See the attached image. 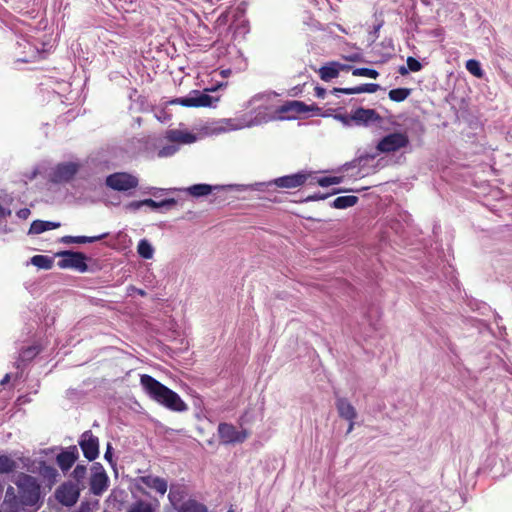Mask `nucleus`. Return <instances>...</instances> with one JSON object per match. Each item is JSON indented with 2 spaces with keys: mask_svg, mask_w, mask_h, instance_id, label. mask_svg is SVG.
<instances>
[{
  "mask_svg": "<svg viewBox=\"0 0 512 512\" xmlns=\"http://www.w3.org/2000/svg\"><path fill=\"white\" fill-rule=\"evenodd\" d=\"M140 383L150 398L164 407L177 412H182L187 409V405L176 392L152 376L147 374L141 375Z\"/></svg>",
  "mask_w": 512,
  "mask_h": 512,
  "instance_id": "1",
  "label": "nucleus"
},
{
  "mask_svg": "<svg viewBox=\"0 0 512 512\" xmlns=\"http://www.w3.org/2000/svg\"><path fill=\"white\" fill-rule=\"evenodd\" d=\"M19 491V500L22 506L36 507L40 502V485L31 475L20 473L15 481Z\"/></svg>",
  "mask_w": 512,
  "mask_h": 512,
  "instance_id": "2",
  "label": "nucleus"
},
{
  "mask_svg": "<svg viewBox=\"0 0 512 512\" xmlns=\"http://www.w3.org/2000/svg\"><path fill=\"white\" fill-rule=\"evenodd\" d=\"M219 101V97H212L205 92L192 90L188 96L175 98L169 103L172 105H181L184 107H213Z\"/></svg>",
  "mask_w": 512,
  "mask_h": 512,
  "instance_id": "3",
  "label": "nucleus"
},
{
  "mask_svg": "<svg viewBox=\"0 0 512 512\" xmlns=\"http://www.w3.org/2000/svg\"><path fill=\"white\" fill-rule=\"evenodd\" d=\"M105 184L112 190L126 192L136 189L139 180L136 176L127 172H115L106 177Z\"/></svg>",
  "mask_w": 512,
  "mask_h": 512,
  "instance_id": "4",
  "label": "nucleus"
},
{
  "mask_svg": "<svg viewBox=\"0 0 512 512\" xmlns=\"http://www.w3.org/2000/svg\"><path fill=\"white\" fill-rule=\"evenodd\" d=\"M409 144L406 133L394 132L384 136L377 144L376 149L381 153L396 152Z\"/></svg>",
  "mask_w": 512,
  "mask_h": 512,
  "instance_id": "5",
  "label": "nucleus"
},
{
  "mask_svg": "<svg viewBox=\"0 0 512 512\" xmlns=\"http://www.w3.org/2000/svg\"><path fill=\"white\" fill-rule=\"evenodd\" d=\"M309 179H312V172L302 170L295 174L278 177L271 181L269 185H275L283 189H294L305 185Z\"/></svg>",
  "mask_w": 512,
  "mask_h": 512,
  "instance_id": "6",
  "label": "nucleus"
},
{
  "mask_svg": "<svg viewBox=\"0 0 512 512\" xmlns=\"http://www.w3.org/2000/svg\"><path fill=\"white\" fill-rule=\"evenodd\" d=\"M91 472L90 491L93 495L100 496L108 488L109 477L100 463H94Z\"/></svg>",
  "mask_w": 512,
  "mask_h": 512,
  "instance_id": "7",
  "label": "nucleus"
},
{
  "mask_svg": "<svg viewBox=\"0 0 512 512\" xmlns=\"http://www.w3.org/2000/svg\"><path fill=\"white\" fill-rule=\"evenodd\" d=\"M62 259L58 262L60 268H73L79 272H86L88 269L87 257L81 252L62 251L57 254Z\"/></svg>",
  "mask_w": 512,
  "mask_h": 512,
  "instance_id": "8",
  "label": "nucleus"
},
{
  "mask_svg": "<svg viewBox=\"0 0 512 512\" xmlns=\"http://www.w3.org/2000/svg\"><path fill=\"white\" fill-rule=\"evenodd\" d=\"M277 111L281 114H285L287 118H296L301 114L319 112L320 108L315 104L307 105L302 101L292 100L285 102Z\"/></svg>",
  "mask_w": 512,
  "mask_h": 512,
  "instance_id": "9",
  "label": "nucleus"
},
{
  "mask_svg": "<svg viewBox=\"0 0 512 512\" xmlns=\"http://www.w3.org/2000/svg\"><path fill=\"white\" fill-rule=\"evenodd\" d=\"M218 434L224 444L243 443L249 436L247 430L238 431L234 425L229 423H220Z\"/></svg>",
  "mask_w": 512,
  "mask_h": 512,
  "instance_id": "10",
  "label": "nucleus"
},
{
  "mask_svg": "<svg viewBox=\"0 0 512 512\" xmlns=\"http://www.w3.org/2000/svg\"><path fill=\"white\" fill-rule=\"evenodd\" d=\"M83 455L89 461L95 460L99 455V440L90 430L85 431L79 440Z\"/></svg>",
  "mask_w": 512,
  "mask_h": 512,
  "instance_id": "11",
  "label": "nucleus"
},
{
  "mask_svg": "<svg viewBox=\"0 0 512 512\" xmlns=\"http://www.w3.org/2000/svg\"><path fill=\"white\" fill-rule=\"evenodd\" d=\"M80 496V487L78 484L67 482L63 483L56 490L57 500L65 506H73Z\"/></svg>",
  "mask_w": 512,
  "mask_h": 512,
  "instance_id": "12",
  "label": "nucleus"
},
{
  "mask_svg": "<svg viewBox=\"0 0 512 512\" xmlns=\"http://www.w3.org/2000/svg\"><path fill=\"white\" fill-rule=\"evenodd\" d=\"M79 165L73 162L61 163L52 173V180L57 183L68 182L78 172Z\"/></svg>",
  "mask_w": 512,
  "mask_h": 512,
  "instance_id": "13",
  "label": "nucleus"
},
{
  "mask_svg": "<svg viewBox=\"0 0 512 512\" xmlns=\"http://www.w3.org/2000/svg\"><path fill=\"white\" fill-rule=\"evenodd\" d=\"M355 125L367 126L373 122H379L381 116L374 109H366L359 107L351 113V117Z\"/></svg>",
  "mask_w": 512,
  "mask_h": 512,
  "instance_id": "14",
  "label": "nucleus"
},
{
  "mask_svg": "<svg viewBox=\"0 0 512 512\" xmlns=\"http://www.w3.org/2000/svg\"><path fill=\"white\" fill-rule=\"evenodd\" d=\"M79 457L78 449L75 445L68 447V449L59 453L56 457V462L63 472L68 471L76 462Z\"/></svg>",
  "mask_w": 512,
  "mask_h": 512,
  "instance_id": "15",
  "label": "nucleus"
},
{
  "mask_svg": "<svg viewBox=\"0 0 512 512\" xmlns=\"http://www.w3.org/2000/svg\"><path fill=\"white\" fill-rule=\"evenodd\" d=\"M140 483L144 484L146 487L155 490L157 493L164 495L167 491V481L164 478L146 475L140 476L137 479Z\"/></svg>",
  "mask_w": 512,
  "mask_h": 512,
  "instance_id": "16",
  "label": "nucleus"
},
{
  "mask_svg": "<svg viewBox=\"0 0 512 512\" xmlns=\"http://www.w3.org/2000/svg\"><path fill=\"white\" fill-rule=\"evenodd\" d=\"M380 89V85L376 83H365L352 88H333L332 94L337 95L338 93L352 95L360 93H375Z\"/></svg>",
  "mask_w": 512,
  "mask_h": 512,
  "instance_id": "17",
  "label": "nucleus"
},
{
  "mask_svg": "<svg viewBox=\"0 0 512 512\" xmlns=\"http://www.w3.org/2000/svg\"><path fill=\"white\" fill-rule=\"evenodd\" d=\"M336 408L341 418L352 421L357 417V412L354 406L345 398H338L336 400Z\"/></svg>",
  "mask_w": 512,
  "mask_h": 512,
  "instance_id": "18",
  "label": "nucleus"
},
{
  "mask_svg": "<svg viewBox=\"0 0 512 512\" xmlns=\"http://www.w3.org/2000/svg\"><path fill=\"white\" fill-rule=\"evenodd\" d=\"M166 138L171 142L178 143H193L196 140V136L190 132H184L178 129H172L167 132Z\"/></svg>",
  "mask_w": 512,
  "mask_h": 512,
  "instance_id": "19",
  "label": "nucleus"
},
{
  "mask_svg": "<svg viewBox=\"0 0 512 512\" xmlns=\"http://www.w3.org/2000/svg\"><path fill=\"white\" fill-rule=\"evenodd\" d=\"M107 233L97 235V236H64L61 238V242L65 244H84V243H93L99 240H102L107 237Z\"/></svg>",
  "mask_w": 512,
  "mask_h": 512,
  "instance_id": "20",
  "label": "nucleus"
},
{
  "mask_svg": "<svg viewBox=\"0 0 512 512\" xmlns=\"http://www.w3.org/2000/svg\"><path fill=\"white\" fill-rule=\"evenodd\" d=\"M60 227V223L51 221L35 220L31 223L29 233L41 234L45 231L56 229Z\"/></svg>",
  "mask_w": 512,
  "mask_h": 512,
  "instance_id": "21",
  "label": "nucleus"
},
{
  "mask_svg": "<svg viewBox=\"0 0 512 512\" xmlns=\"http://www.w3.org/2000/svg\"><path fill=\"white\" fill-rule=\"evenodd\" d=\"M314 172H312V179H309L308 184L314 185L318 184L321 187H328L331 185H336L342 182L341 176H325V177H316L314 176Z\"/></svg>",
  "mask_w": 512,
  "mask_h": 512,
  "instance_id": "22",
  "label": "nucleus"
},
{
  "mask_svg": "<svg viewBox=\"0 0 512 512\" xmlns=\"http://www.w3.org/2000/svg\"><path fill=\"white\" fill-rule=\"evenodd\" d=\"M319 76L321 80L328 82L334 78H337L339 76V72L337 67L335 66V61H331L327 63L326 65L322 66L319 71Z\"/></svg>",
  "mask_w": 512,
  "mask_h": 512,
  "instance_id": "23",
  "label": "nucleus"
},
{
  "mask_svg": "<svg viewBox=\"0 0 512 512\" xmlns=\"http://www.w3.org/2000/svg\"><path fill=\"white\" fill-rule=\"evenodd\" d=\"M358 202V197L353 195L339 196L332 203L331 207L335 209H346L354 206Z\"/></svg>",
  "mask_w": 512,
  "mask_h": 512,
  "instance_id": "24",
  "label": "nucleus"
},
{
  "mask_svg": "<svg viewBox=\"0 0 512 512\" xmlns=\"http://www.w3.org/2000/svg\"><path fill=\"white\" fill-rule=\"evenodd\" d=\"M17 468V462L11 457L0 454V473L8 474L15 471Z\"/></svg>",
  "mask_w": 512,
  "mask_h": 512,
  "instance_id": "25",
  "label": "nucleus"
},
{
  "mask_svg": "<svg viewBox=\"0 0 512 512\" xmlns=\"http://www.w3.org/2000/svg\"><path fill=\"white\" fill-rule=\"evenodd\" d=\"M38 471L39 474L49 482H54L58 476L57 470L54 467L47 465L44 461L39 463Z\"/></svg>",
  "mask_w": 512,
  "mask_h": 512,
  "instance_id": "26",
  "label": "nucleus"
},
{
  "mask_svg": "<svg viewBox=\"0 0 512 512\" xmlns=\"http://www.w3.org/2000/svg\"><path fill=\"white\" fill-rule=\"evenodd\" d=\"M31 264L39 269L49 270L53 267V259L45 255H34Z\"/></svg>",
  "mask_w": 512,
  "mask_h": 512,
  "instance_id": "27",
  "label": "nucleus"
},
{
  "mask_svg": "<svg viewBox=\"0 0 512 512\" xmlns=\"http://www.w3.org/2000/svg\"><path fill=\"white\" fill-rule=\"evenodd\" d=\"M411 94L410 88H395L389 91L388 96L391 101L402 102Z\"/></svg>",
  "mask_w": 512,
  "mask_h": 512,
  "instance_id": "28",
  "label": "nucleus"
},
{
  "mask_svg": "<svg viewBox=\"0 0 512 512\" xmlns=\"http://www.w3.org/2000/svg\"><path fill=\"white\" fill-rule=\"evenodd\" d=\"M179 512H208L207 507L195 500H188L183 503Z\"/></svg>",
  "mask_w": 512,
  "mask_h": 512,
  "instance_id": "29",
  "label": "nucleus"
},
{
  "mask_svg": "<svg viewBox=\"0 0 512 512\" xmlns=\"http://www.w3.org/2000/svg\"><path fill=\"white\" fill-rule=\"evenodd\" d=\"M138 254L144 259H151L153 257L154 249L148 240L142 239L137 246Z\"/></svg>",
  "mask_w": 512,
  "mask_h": 512,
  "instance_id": "30",
  "label": "nucleus"
},
{
  "mask_svg": "<svg viewBox=\"0 0 512 512\" xmlns=\"http://www.w3.org/2000/svg\"><path fill=\"white\" fill-rule=\"evenodd\" d=\"M142 203L144 204V206L151 207L152 209H158L160 207L170 208V207L176 205V200L171 198V199H165L160 202H157L153 199H144V200H142Z\"/></svg>",
  "mask_w": 512,
  "mask_h": 512,
  "instance_id": "31",
  "label": "nucleus"
},
{
  "mask_svg": "<svg viewBox=\"0 0 512 512\" xmlns=\"http://www.w3.org/2000/svg\"><path fill=\"white\" fill-rule=\"evenodd\" d=\"M127 512H155V508L149 502L138 500L128 508Z\"/></svg>",
  "mask_w": 512,
  "mask_h": 512,
  "instance_id": "32",
  "label": "nucleus"
},
{
  "mask_svg": "<svg viewBox=\"0 0 512 512\" xmlns=\"http://www.w3.org/2000/svg\"><path fill=\"white\" fill-rule=\"evenodd\" d=\"M212 187L208 184H195L188 188V192L195 197L206 196L210 194Z\"/></svg>",
  "mask_w": 512,
  "mask_h": 512,
  "instance_id": "33",
  "label": "nucleus"
},
{
  "mask_svg": "<svg viewBox=\"0 0 512 512\" xmlns=\"http://www.w3.org/2000/svg\"><path fill=\"white\" fill-rule=\"evenodd\" d=\"M466 69L471 73L473 76L477 78H482L484 75V72L480 66L479 61L475 59H470L466 62Z\"/></svg>",
  "mask_w": 512,
  "mask_h": 512,
  "instance_id": "34",
  "label": "nucleus"
},
{
  "mask_svg": "<svg viewBox=\"0 0 512 512\" xmlns=\"http://www.w3.org/2000/svg\"><path fill=\"white\" fill-rule=\"evenodd\" d=\"M352 75L376 79L379 76V73L375 69L361 67L352 69Z\"/></svg>",
  "mask_w": 512,
  "mask_h": 512,
  "instance_id": "35",
  "label": "nucleus"
},
{
  "mask_svg": "<svg viewBox=\"0 0 512 512\" xmlns=\"http://www.w3.org/2000/svg\"><path fill=\"white\" fill-rule=\"evenodd\" d=\"M39 348L37 346H29L22 349L20 357L23 361L32 360L38 353Z\"/></svg>",
  "mask_w": 512,
  "mask_h": 512,
  "instance_id": "36",
  "label": "nucleus"
},
{
  "mask_svg": "<svg viewBox=\"0 0 512 512\" xmlns=\"http://www.w3.org/2000/svg\"><path fill=\"white\" fill-rule=\"evenodd\" d=\"M86 473H87V468L85 465L78 464L74 468V470L72 472V476L76 480V482H77L76 484L79 485V483L85 478Z\"/></svg>",
  "mask_w": 512,
  "mask_h": 512,
  "instance_id": "37",
  "label": "nucleus"
},
{
  "mask_svg": "<svg viewBox=\"0 0 512 512\" xmlns=\"http://www.w3.org/2000/svg\"><path fill=\"white\" fill-rule=\"evenodd\" d=\"M407 67L412 72H418L422 69V64L414 57L407 58Z\"/></svg>",
  "mask_w": 512,
  "mask_h": 512,
  "instance_id": "38",
  "label": "nucleus"
},
{
  "mask_svg": "<svg viewBox=\"0 0 512 512\" xmlns=\"http://www.w3.org/2000/svg\"><path fill=\"white\" fill-rule=\"evenodd\" d=\"M342 192L341 189H335L333 190L332 194H338ZM331 195V193H330ZM329 196V194H322V193H315L313 195H309L307 198H306V201H317V200H324L326 199L327 197Z\"/></svg>",
  "mask_w": 512,
  "mask_h": 512,
  "instance_id": "39",
  "label": "nucleus"
},
{
  "mask_svg": "<svg viewBox=\"0 0 512 512\" xmlns=\"http://www.w3.org/2000/svg\"><path fill=\"white\" fill-rule=\"evenodd\" d=\"M112 446L110 443L107 444V447H106V451H105V454H104V458L106 461H108L112 466L115 465L114 461H113V453H112Z\"/></svg>",
  "mask_w": 512,
  "mask_h": 512,
  "instance_id": "40",
  "label": "nucleus"
},
{
  "mask_svg": "<svg viewBox=\"0 0 512 512\" xmlns=\"http://www.w3.org/2000/svg\"><path fill=\"white\" fill-rule=\"evenodd\" d=\"M350 117L351 114H339L335 116L336 119L340 120L345 125H350L351 123H353V120Z\"/></svg>",
  "mask_w": 512,
  "mask_h": 512,
  "instance_id": "41",
  "label": "nucleus"
},
{
  "mask_svg": "<svg viewBox=\"0 0 512 512\" xmlns=\"http://www.w3.org/2000/svg\"><path fill=\"white\" fill-rule=\"evenodd\" d=\"M314 91H315V96L317 98H321V99H324L327 94L326 89L323 87H320V86H316Z\"/></svg>",
  "mask_w": 512,
  "mask_h": 512,
  "instance_id": "42",
  "label": "nucleus"
},
{
  "mask_svg": "<svg viewBox=\"0 0 512 512\" xmlns=\"http://www.w3.org/2000/svg\"><path fill=\"white\" fill-rule=\"evenodd\" d=\"M31 212L28 208H22L17 212V216L20 219H27L30 216Z\"/></svg>",
  "mask_w": 512,
  "mask_h": 512,
  "instance_id": "43",
  "label": "nucleus"
},
{
  "mask_svg": "<svg viewBox=\"0 0 512 512\" xmlns=\"http://www.w3.org/2000/svg\"><path fill=\"white\" fill-rule=\"evenodd\" d=\"M335 66L337 67L338 69V72L340 73V71H349L352 69H354L352 66L350 65H347V64H342V63H339L337 61H335Z\"/></svg>",
  "mask_w": 512,
  "mask_h": 512,
  "instance_id": "44",
  "label": "nucleus"
},
{
  "mask_svg": "<svg viewBox=\"0 0 512 512\" xmlns=\"http://www.w3.org/2000/svg\"><path fill=\"white\" fill-rule=\"evenodd\" d=\"M142 206H144V204L142 203V200H140V201H133V202L129 203L128 208H130L132 210H138Z\"/></svg>",
  "mask_w": 512,
  "mask_h": 512,
  "instance_id": "45",
  "label": "nucleus"
},
{
  "mask_svg": "<svg viewBox=\"0 0 512 512\" xmlns=\"http://www.w3.org/2000/svg\"><path fill=\"white\" fill-rule=\"evenodd\" d=\"M10 215V211H6V209L0 204V217H5Z\"/></svg>",
  "mask_w": 512,
  "mask_h": 512,
  "instance_id": "46",
  "label": "nucleus"
},
{
  "mask_svg": "<svg viewBox=\"0 0 512 512\" xmlns=\"http://www.w3.org/2000/svg\"><path fill=\"white\" fill-rule=\"evenodd\" d=\"M10 381V374H6L4 378L1 380L0 384L5 385Z\"/></svg>",
  "mask_w": 512,
  "mask_h": 512,
  "instance_id": "47",
  "label": "nucleus"
},
{
  "mask_svg": "<svg viewBox=\"0 0 512 512\" xmlns=\"http://www.w3.org/2000/svg\"><path fill=\"white\" fill-rule=\"evenodd\" d=\"M408 70H409L408 67L406 68L404 66H401L399 68V73L404 76V75L408 74Z\"/></svg>",
  "mask_w": 512,
  "mask_h": 512,
  "instance_id": "48",
  "label": "nucleus"
},
{
  "mask_svg": "<svg viewBox=\"0 0 512 512\" xmlns=\"http://www.w3.org/2000/svg\"><path fill=\"white\" fill-rule=\"evenodd\" d=\"M354 428V420L352 421H349V427H348V430H347V433H350Z\"/></svg>",
  "mask_w": 512,
  "mask_h": 512,
  "instance_id": "49",
  "label": "nucleus"
},
{
  "mask_svg": "<svg viewBox=\"0 0 512 512\" xmlns=\"http://www.w3.org/2000/svg\"><path fill=\"white\" fill-rule=\"evenodd\" d=\"M9 491L13 492V487H9V488H8L7 493H8Z\"/></svg>",
  "mask_w": 512,
  "mask_h": 512,
  "instance_id": "50",
  "label": "nucleus"
},
{
  "mask_svg": "<svg viewBox=\"0 0 512 512\" xmlns=\"http://www.w3.org/2000/svg\"><path fill=\"white\" fill-rule=\"evenodd\" d=\"M227 512H233V511H232V510H229V511H227Z\"/></svg>",
  "mask_w": 512,
  "mask_h": 512,
  "instance_id": "51",
  "label": "nucleus"
}]
</instances>
